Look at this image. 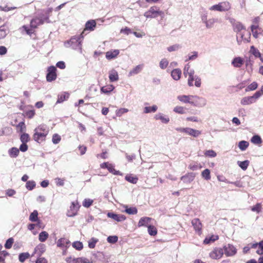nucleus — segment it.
Returning <instances> with one entry per match:
<instances>
[{"mask_svg": "<svg viewBox=\"0 0 263 263\" xmlns=\"http://www.w3.org/2000/svg\"><path fill=\"white\" fill-rule=\"evenodd\" d=\"M49 132V128L46 125H40L34 129L33 138L35 141L41 143L45 141Z\"/></svg>", "mask_w": 263, "mask_h": 263, "instance_id": "nucleus-1", "label": "nucleus"}, {"mask_svg": "<svg viewBox=\"0 0 263 263\" xmlns=\"http://www.w3.org/2000/svg\"><path fill=\"white\" fill-rule=\"evenodd\" d=\"M84 32H82L80 35H75L72 37L70 40L65 43L66 47H70L74 50H77L80 52H82L81 43L84 36Z\"/></svg>", "mask_w": 263, "mask_h": 263, "instance_id": "nucleus-2", "label": "nucleus"}, {"mask_svg": "<svg viewBox=\"0 0 263 263\" xmlns=\"http://www.w3.org/2000/svg\"><path fill=\"white\" fill-rule=\"evenodd\" d=\"M163 14V12L160 10L156 6L151 7L149 10L146 11L144 16L147 18H156L159 15H161Z\"/></svg>", "mask_w": 263, "mask_h": 263, "instance_id": "nucleus-3", "label": "nucleus"}, {"mask_svg": "<svg viewBox=\"0 0 263 263\" xmlns=\"http://www.w3.org/2000/svg\"><path fill=\"white\" fill-rule=\"evenodd\" d=\"M231 9V4L228 2H223L218 4L214 5L210 7L209 9L212 11H226Z\"/></svg>", "mask_w": 263, "mask_h": 263, "instance_id": "nucleus-4", "label": "nucleus"}, {"mask_svg": "<svg viewBox=\"0 0 263 263\" xmlns=\"http://www.w3.org/2000/svg\"><path fill=\"white\" fill-rule=\"evenodd\" d=\"M80 205L77 200L71 203L69 209L67 210V216L68 217H73L77 215Z\"/></svg>", "mask_w": 263, "mask_h": 263, "instance_id": "nucleus-5", "label": "nucleus"}, {"mask_svg": "<svg viewBox=\"0 0 263 263\" xmlns=\"http://www.w3.org/2000/svg\"><path fill=\"white\" fill-rule=\"evenodd\" d=\"M207 101L205 98L197 95H194L192 105L197 107H203L206 105Z\"/></svg>", "mask_w": 263, "mask_h": 263, "instance_id": "nucleus-6", "label": "nucleus"}, {"mask_svg": "<svg viewBox=\"0 0 263 263\" xmlns=\"http://www.w3.org/2000/svg\"><path fill=\"white\" fill-rule=\"evenodd\" d=\"M195 81L194 85L197 87H200L201 85V79L197 76L192 74L189 75L187 79V84L189 86H193V82Z\"/></svg>", "mask_w": 263, "mask_h": 263, "instance_id": "nucleus-7", "label": "nucleus"}, {"mask_svg": "<svg viewBox=\"0 0 263 263\" xmlns=\"http://www.w3.org/2000/svg\"><path fill=\"white\" fill-rule=\"evenodd\" d=\"M48 16L33 18L30 22V28H36L38 26L43 24L45 22H48Z\"/></svg>", "mask_w": 263, "mask_h": 263, "instance_id": "nucleus-8", "label": "nucleus"}, {"mask_svg": "<svg viewBox=\"0 0 263 263\" xmlns=\"http://www.w3.org/2000/svg\"><path fill=\"white\" fill-rule=\"evenodd\" d=\"M224 254L223 250L221 248H215L210 253V256L213 259H220Z\"/></svg>", "mask_w": 263, "mask_h": 263, "instance_id": "nucleus-9", "label": "nucleus"}, {"mask_svg": "<svg viewBox=\"0 0 263 263\" xmlns=\"http://www.w3.org/2000/svg\"><path fill=\"white\" fill-rule=\"evenodd\" d=\"M229 20L233 26V30L237 33L245 30V27L239 22L236 21L234 18H229Z\"/></svg>", "mask_w": 263, "mask_h": 263, "instance_id": "nucleus-10", "label": "nucleus"}, {"mask_svg": "<svg viewBox=\"0 0 263 263\" xmlns=\"http://www.w3.org/2000/svg\"><path fill=\"white\" fill-rule=\"evenodd\" d=\"M57 69L54 66H51L48 68V73L46 76V79L48 82H52L57 78Z\"/></svg>", "mask_w": 263, "mask_h": 263, "instance_id": "nucleus-11", "label": "nucleus"}, {"mask_svg": "<svg viewBox=\"0 0 263 263\" xmlns=\"http://www.w3.org/2000/svg\"><path fill=\"white\" fill-rule=\"evenodd\" d=\"M223 250L224 253L227 256H233L237 252V250L234 246L230 244L225 245L223 248Z\"/></svg>", "mask_w": 263, "mask_h": 263, "instance_id": "nucleus-12", "label": "nucleus"}, {"mask_svg": "<svg viewBox=\"0 0 263 263\" xmlns=\"http://www.w3.org/2000/svg\"><path fill=\"white\" fill-rule=\"evenodd\" d=\"M251 30L254 37L257 39L259 35H263V30L258 25H252L251 26Z\"/></svg>", "mask_w": 263, "mask_h": 263, "instance_id": "nucleus-13", "label": "nucleus"}, {"mask_svg": "<svg viewBox=\"0 0 263 263\" xmlns=\"http://www.w3.org/2000/svg\"><path fill=\"white\" fill-rule=\"evenodd\" d=\"M192 224L196 233L198 234L201 233L202 224L198 218H194L192 220Z\"/></svg>", "mask_w": 263, "mask_h": 263, "instance_id": "nucleus-14", "label": "nucleus"}, {"mask_svg": "<svg viewBox=\"0 0 263 263\" xmlns=\"http://www.w3.org/2000/svg\"><path fill=\"white\" fill-rule=\"evenodd\" d=\"M194 95H180L177 97V99L184 103H189L192 105Z\"/></svg>", "mask_w": 263, "mask_h": 263, "instance_id": "nucleus-15", "label": "nucleus"}, {"mask_svg": "<svg viewBox=\"0 0 263 263\" xmlns=\"http://www.w3.org/2000/svg\"><path fill=\"white\" fill-rule=\"evenodd\" d=\"M195 176L194 173H188L182 176L180 179L185 183H190L194 180Z\"/></svg>", "mask_w": 263, "mask_h": 263, "instance_id": "nucleus-16", "label": "nucleus"}, {"mask_svg": "<svg viewBox=\"0 0 263 263\" xmlns=\"http://www.w3.org/2000/svg\"><path fill=\"white\" fill-rule=\"evenodd\" d=\"M120 51L118 49L110 50L105 53V57L108 60L116 59L119 54Z\"/></svg>", "mask_w": 263, "mask_h": 263, "instance_id": "nucleus-17", "label": "nucleus"}, {"mask_svg": "<svg viewBox=\"0 0 263 263\" xmlns=\"http://www.w3.org/2000/svg\"><path fill=\"white\" fill-rule=\"evenodd\" d=\"M46 250V246L44 244L40 243L35 248L32 255L36 254L40 257Z\"/></svg>", "mask_w": 263, "mask_h": 263, "instance_id": "nucleus-18", "label": "nucleus"}, {"mask_svg": "<svg viewBox=\"0 0 263 263\" xmlns=\"http://www.w3.org/2000/svg\"><path fill=\"white\" fill-rule=\"evenodd\" d=\"M96 27V22L93 20H91L87 21L85 24V28L83 32H84V35H85V33L86 31H93Z\"/></svg>", "mask_w": 263, "mask_h": 263, "instance_id": "nucleus-19", "label": "nucleus"}, {"mask_svg": "<svg viewBox=\"0 0 263 263\" xmlns=\"http://www.w3.org/2000/svg\"><path fill=\"white\" fill-rule=\"evenodd\" d=\"M69 244L70 241L68 239L65 238H61L59 239L57 242V246L63 249L68 248L69 246Z\"/></svg>", "mask_w": 263, "mask_h": 263, "instance_id": "nucleus-20", "label": "nucleus"}, {"mask_svg": "<svg viewBox=\"0 0 263 263\" xmlns=\"http://www.w3.org/2000/svg\"><path fill=\"white\" fill-rule=\"evenodd\" d=\"M107 216L118 222L123 221L126 219L125 216L123 215L116 214L110 212L107 213Z\"/></svg>", "mask_w": 263, "mask_h": 263, "instance_id": "nucleus-21", "label": "nucleus"}, {"mask_svg": "<svg viewBox=\"0 0 263 263\" xmlns=\"http://www.w3.org/2000/svg\"><path fill=\"white\" fill-rule=\"evenodd\" d=\"M152 220V219L150 217H142L140 219V220L138 222V226L139 227H143V226L147 227V226L150 225L149 224L150 223Z\"/></svg>", "mask_w": 263, "mask_h": 263, "instance_id": "nucleus-22", "label": "nucleus"}, {"mask_svg": "<svg viewBox=\"0 0 263 263\" xmlns=\"http://www.w3.org/2000/svg\"><path fill=\"white\" fill-rule=\"evenodd\" d=\"M239 37L237 36V41L238 44H240L241 42L243 41L245 42H249L250 41L251 34L247 33L246 36L244 33H240L239 34Z\"/></svg>", "mask_w": 263, "mask_h": 263, "instance_id": "nucleus-23", "label": "nucleus"}, {"mask_svg": "<svg viewBox=\"0 0 263 263\" xmlns=\"http://www.w3.org/2000/svg\"><path fill=\"white\" fill-rule=\"evenodd\" d=\"M255 103L252 96L245 97L240 100V104L243 106L249 105Z\"/></svg>", "mask_w": 263, "mask_h": 263, "instance_id": "nucleus-24", "label": "nucleus"}, {"mask_svg": "<svg viewBox=\"0 0 263 263\" xmlns=\"http://www.w3.org/2000/svg\"><path fill=\"white\" fill-rule=\"evenodd\" d=\"M243 63L244 61L240 57H236L232 61V65L236 68H240Z\"/></svg>", "mask_w": 263, "mask_h": 263, "instance_id": "nucleus-25", "label": "nucleus"}, {"mask_svg": "<svg viewBox=\"0 0 263 263\" xmlns=\"http://www.w3.org/2000/svg\"><path fill=\"white\" fill-rule=\"evenodd\" d=\"M115 89V87L114 85L111 84L107 85L104 86H103L101 88L100 91L102 93H104L106 95H109L110 93L113 91Z\"/></svg>", "mask_w": 263, "mask_h": 263, "instance_id": "nucleus-26", "label": "nucleus"}, {"mask_svg": "<svg viewBox=\"0 0 263 263\" xmlns=\"http://www.w3.org/2000/svg\"><path fill=\"white\" fill-rule=\"evenodd\" d=\"M155 119L157 120H160L163 123H167L170 121V119L167 116L162 113H158L155 116Z\"/></svg>", "mask_w": 263, "mask_h": 263, "instance_id": "nucleus-27", "label": "nucleus"}, {"mask_svg": "<svg viewBox=\"0 0 263 263\" xmlns=\"http://www.w3.org/2000/svg\"><path fill=\"white\" fill-rule=\"evenodd\" d=\"M181 73V70L179 68H176L172 71L171 76L174 80L178 81L180 79Z\"/></svg>", "mask_w": 263, "mask_h": 263, "instance_id": "nucleus-28", "label": "nucleus"}, {"mask_svg": "<svg viewBox=\"0 0 263 263\" xmlns=\"http://www.w3.org/2000/svg\"><path fill=\"white\" fill-rule=\"evenodd\" d=\"M109 79L110 82H115L119 80V76L117 71L114 69L109 72Z\"/></svg>", "mask_w": 263, "mask_h": 263, "instance_id": "nucleus-29", "label": "nucleus"}, {"mask_svg": "<svg viewBox=\"0 0 263 263\" xmlns=\"http://www.w3.org/2000/svg\"><path fill=\"white\" fill-rule=\"evenodd\" d=\"M186 133L194 137H197L201 134V132L193 128L186 127Z\"/></svg>", "mask_w": 263, "mask_h": 263, "instance_id": "nucleus-30", "label": "nucleus"}, {"mask_svg": "<svg viewBox=\"0 0 263 263\" xmlns=\"http://www.w3.org/2000/svg\"><path fill=\"white\" fill-rule=\"evenodd\" d=\"M195 73V71L193 69L191 68L190 65L189 64H187L185 65L183 69V74L185 77L189 75L194 74Z\"/></svg>", "mask_w": 263, "mask_h": 263, "instance_id": "nucleus-31", "label": "nucleus"}, {"mask_svg": "<svg viewBox=\"0 0 263 263\" xmlns=\"http://www.w3.org/2000/svg\"><path fill=\"white\" fill-rule=\"evenodd\" d=\"M9 156L11 158H16L19 154V149L15 147L10 148L8 151Z\"/></svg>", "mask_w": 263, "mask_h": 263, "instance_id": "nucleus-32", "label": "nucleus"}, {"mask_svg": "<svg viewBox=\"0 0 263 263\" xmlns=\"http://www.w3.org/2000/svg\"><path fill=\"white\" fill-rule=\"evenodd\" d=\"M143 65H138L132 69L129 72V76H132L139 73L143 68Z\"/></svg>", "mask_w": 263, "mask_h": 263, "instance_id": "nucleus-33", "label": "nucleus"}, {"mask_svg": "<svg viewBox=\"0 0 263 263\" xmlns=\"http://www.w3.org/2000/svg\"><path fill=\"white\" fill-rule=\"evenodd\" d=\"M125 179L128 182L133 184H136L138 180V178L136 176H133V175H126L125 176Z\"/></svg>", "mask_w": 263, "mask_h": 263, "instance_id": "nucleus-34", "label": "nucleus"}, {"mask_svg": "<svg viewBox=\"0 0 263 263\" xmlns=\"http://www.w3.org/2000/svg\"><path fill=\"white\" fill-rule=\"evenodd\" d=\"M69 97V95L67 93L64 92L58 96L57 103H61L65 100H67Z\"/></svg>", "mask_w": 263, "mask_h": 263, "instance_id": "nucleus-35", "label": "nucleus"}, {"mask_svg": "<svg viewBox=\"0 0 263 263\" xmlns=\"http://www.w3.org/2000/svg\"><path fill=\"white\" fill-rule=\"evenodd\" d=\"M158 107L156 105H154L152 106L145 107L144 108V112L148 114L150 112H155L157 110Z\"/></svg>", "mask_w": 263, "mask_h": 263, "instance_id": "nucleus-36", "label": "nucleus"}, {"mask_svg": "<svg viewBox=\"0 0 263 263\" xmlns=\"http://www.w3.org/2000/svg\"><path fill=\"white\" fill-rule=\"evenodd\" d=\"M107 169L108 170V171L110 172V173H111L112 174H113L114 175H122V173L119 171H116L115 168H114V166L112 164H110L109 163V165H108L107 166Z\"/></svg>", "mask_w": 263, "mask_h": 263, "instance_id": "nucleus-37", "label": "nucleus"}, {"mask_svg": "<svg viewBox=\"0 0 263 263\" xmlns=\"http://www.w3.org/2000/svg\"><path fill=\"white\" fill-rule=\"evenodd\" d=\"M49 234L46 231H42L39 234V239L41 242H45L48 238Z\"/></svg>", "mask_w": 263, "mask_h": 263, "instance_id": "nucleus-38", "label": "nucleus"}, {"mask_svg": "<svg viewBox=\"0 0 263 263\" xmlns=\"http://www.w3.org/2000/svg\"><path fill=\"white\" fill-rule=\"evenodd\" d=\"M218 239V236L217 235H213L209 237H206L203 241L204 243L209 244L211 242H214Z\"/></svg>", "mask_w": 263, "mask_h": 263, "instance_id": "nucleus-39", "label": "nucleus"}, {"mask_svg": "<svg viewBox=\"0 0 263 263\" xmlns=\"http://www.w3.org/2000/svg\"><path fill=\"white\" fill-rule=\"evenodd\" d=\"M29 220L32 222H36L38 220V212L36 210H34L29 216Z\"/></svg>", "mask_w": 263, "mask_h": 263, "instance_id": "nucleus-40", "label": "nucleus"}, {"mask_svg": "<svg viewBox=\"0 0 263 263\" xmlns=\"http://www.w3.org/2000/svg\"><path fill=\"white\" fill-rule=\"evenodd\" d=\"M148 228V233L151 236H155L157 234V230L154 226L152 225H149L147 226Z\"/></svg>", "mask_w": 263, "mask_h": 263, "instance_id": "nucleus-41", "label": "nucleus"}, {"mask_svg": "<svg viewBox=\"0 0 263 263\" xmlns=\"http://www.w3.org/2000/svg\"><path fill=\"white\" fill-rule=\"evenodd\" d=\"M249 142L246 141H241L238 143V147L241 151H245L249 146Z\"/></svg>", "mask_w": 263, "mask_h": 263, "instance_id": "nucleus-42", "label": "nucleus"}, {"mask_svg": "<svg viewBox=\"0 0 263 263\" xmlns=\"http://www.w3.org/2000/svg\"><path fill=\"white\" fill-rule=\"evenodd\" d=\"M30 257V254L28 252L26 253H22L20 254L18 256V259L20 262H23L25 260L29 258Z\"/></svg>", "mask_w": 263, "mask_h": 263, "instance_id": "nucleus-43", "label": "nucleus"}, {"mask_svg": "<svg viewBox=\"0 0 263 263\" xmlns=\"http://www.w3.org/2000/svg\"><path fill=\"white\" fill-rule=\"evenodd\" d=\"M72 246L78 251L81 250L83 248V245L82 242L76 241L72 243Z\"/></svg>", "mask_w": 263, "mask_h": 263, "instance_id": "nucleus-44", "label": "nucleus"}, {"mask_svg": "<svg viewBox=\"0 0 263 263\" xmlns=\"http://www.w3.org/2000/svg\"><path fill=\"white\" fill-rule=\"evenodd\" d=\"M202 167V166L200 163H191L189 165V168L192 171H196L197 170H199Z\"/></svg>", "mask_w": 263, "mask_h": 263, "instance_id": "nucleus-45", "label": "nucleus"}, {"mask_svg": "<svg viewBox=\"0 0 263 263\" xmlns=\"http://www.w3.org/2000/svg\"><path fill=\"white\" fill-rule=\"evenodd\" d=\"M168 65V61L165 58L161 59V60L160 61L159 66L161 69H165L167 67Z\"/></svg>", "mask_w": 263, "mask_h": 263, "instance_id": "nucleus-46", "label": "nucleus"}, {"mask_svg": "<svg viewBox=\"0 0 263 263\" xmlns=\"http://www.w3.org/2000/svg\"><path fill=\"white\" fill-rule=\"evenodd\" d=\"M201 176L205 180H210L211 179L210 171L208 168L204 170L201 173Z\"/></svg>", "mask_w": 263, "mask_h": 263, "instance_id": "nucleus-47", "label": "nucleus"}, {"mask_svg": "<svg viewBox=\"0 0 263 263\" xmlns=\"http://www.w3.org/2000/svg\"><path fill=\"white\" fill-rule=\"evenodd\" d=\"M250 52L256 58L260 57L261 53L259 51L255 48L254 46H252L250 48Z\"/></svg>", "mask_w": 263, "mask_h": 263, "instance_id": "nucleus-48", "label": "nucleus"}, {"mask_svg": "<svg viewBox=\"0 0 263 263\" xmlns=\"http://www.w3.org/2000/svg\"><path fill=\"white\" fill-rule=\"evenodd\" d=\"M257 83L256 82H253L246 88L245 90L246 92L254 90L257 88Z\"/></svg>", "mask_w": 263, "mask_h": 263, "instance_id": "nucleus-49", "label": "nucleus"}, {"mask_svg": "<svg viewBox=\"0 0 263 263\" xmlns=\"http://www.w3.org/2000/svg\"><path fill=\"white\" fill-rule=\"evenodd\" d=\"M173 111L176 113L179 114H184L185 113V109L182 106H177L174 108Z\"/></svg>", "mask_w": 263, "mask_h": 263, "instance_id": "nucleus-50", "label": "nucleus"}, {"mask_svg": "<svg viewBox=\"0 0 263 263\" xmlns=\"http://www.w3.org/2000/svg\"><path fill=\"white\" fill-rule=\"evenodd\" d=\"M216 20L214 18H210L208 20V21L205 23V25L206 28H212L215 23L216 22Z\"/></svg>", "mask_w": 263, "mask_h": 263, "instance_id": "nucleus-51", "label": "nucleus"}, {"mask_svg": "<svg viewBox=\"0 0 263 263\" xmlns=\"http://www.w3.org/2000/svg\"><path fill=\"white\" fill-rule=\"evenodd\" d=\"M237 163L240 167L243 170H246L249 165V161L248 160H245L243 161H238Z\"/></svg>", "mask_w": 263, "mask_h": 263, "instance_id": "nucleus-52", "label": "nucleus"}, {"mask_svg": "<svg viewBox=\"0 0 263 263\" xmlns=\"http://www.w3.org/2000/svg\"><path fill=\"white\" fill-rule=\"evenodd\" d=\"M36 183L34 181H28L26 182V188L29 190H32L35 186Z\"/></svg>", "mask_w": 263, "mask_h": 263, "instance_id": "nucleus-53", "label": "nucleus"}, {"mask_svg": "<svg viewBox=\"0 0 263 263\" xmlns=\"http://www.w3.org/2000/svg\"><path fill=\"white\" fill-rule=\"evenodd\" d=\"M73 260H75L78 263H91L90 260L85 257L74 258Z\"/></svg>", "mask_w": 263, "mask_h": 263, "instance_id": "nucleus-54", "label": "nucleus"}, {"mask_svg": "<svg viewBox=\"0 0 263 263\" xmlns=\"http://www.w3.org/2000/svg\"><path fill=\"white\" fill-rule=\"evenodd\" d=\"M125 211L128 214H136L138 212V210L135 207L127 208L126 206Z\"/></svg>", "mask_w": 263, "mask_h": 263, "instance_id": "nucleus-55", "label": "nucleus"}, {"mask_svg": "<svg viewBox=\"0 0 263 263\" xmlns=\"http://www.w3.org/2000/svg\"><path fill=\"white\" fill-rule=\"evenodd\" d=\"M20 140L22 143H27L30 140L29 135L26 133H23L21 135Z\"/></svg>", "mask_w": 263, "mask_h": 263, "instance_id": "nucleus-56", "label": "nucleus"}, {"mask_svg": "<svg viewBox=\"0 0 263 263\" xmlns=\"http://www.w3.org/2000/svg\"><path fill=\"white\" fill-rule=\"evenodd\" d=\"M251 141L252 143L256 144H260L262 142L261 138L258 135L253 136Z\"/></svg>", "mask_w": 263, "mask_h": 263, "instance_id": "nucleus-57", "label": "nucleus"}, {"mask_svg": "<svg viewBox=\"0 0 263 263\" xmlns=\"http://www.w3.org/2000/svg\"><path fill=\"white\" fill-rule=\"evenodd\" d=\"M92 203L93 200L92 199L86 198L83 201L82 205L83 206L88 208L92 205Z\"/></svg>", "mask_w": 263, "mask_h": 263, "instance_id": "nucleus-58", "label": "nucleus"}, {"mask_svg": "<svg viewBox=\"0 0 263 263\" xmlns=\"http://www.w3.org/2000/svg\"><path fill=\"white\" fill-rule=\"evenodd\" d=\"M181 46L179 44H175L172 46H170L167 48V50L169 52H173L177 51L180 48H181Z\"/></svg>", "mask_w": 263, "mask_h": 263, "instance_id": "nucleus-59", "label": "nucleus"}, {"mask_svg": "<svg viewBox=\"0 0 263 263\" xmlns=\"http://www.w3.org/2000/svg\"><path fill=\"white\" fill-rule=\"evenodd\" d=\"M128 111V109L125 108H121L119 109L116 110V114L118 117H121L125 113H126Z\"/></svg>", "mask_w": 263, "mask_h": 263, "instance_id": "nucleus-60", "label": "nucleus"}, {"mask_svg": "<svg viewBox=\"0 0 263 263\" xmlns=\"http://www.w3.org/2000/svg\"><path fill=\"white\" fill-rule=\"evenodd\" d=\"M61 140V138L59 135L57 134H54L53 135L52 138V142H53V144H57L59 143L60 142Z\"/></svg>", "mask_w": 263, "mask_h": 263, "instance_id": "nucleus-61", "label": "nucleus"}, {"mask_svg": "<svg viewBox=\"0 0 263 263\" xmlns=\"http://www.w3.org/2000/svg\"><path fill=\"white\" fill-rule=\"evenodd\" d=\"M98 241V240L95 238H92L88 241V247L89 248L93 249L95 247L96 244Z\"/></svg>", "mask_w": 263, "mask_h": 263, "instance_id": "nucleus-62", "label": "nucleus"}, {"mask_svg": "<svg viewBox=\"0 0 263 263\" xmlns=\"http://www.w3.org/2000/svg\"><path fill=\"white\" fill-rule=\"evenodd\" d=\"M204 155L206 156L211 157V158L215 157L217 155L216 153L212 149L206 151L204 153Z\"/></svg>", "mask_w": 263, "mask_h": 263, "instance_id": "nucleus-63", "label": "nucleus"}, {"mask_svg": "<svg viewBox=\"0 0 263 263\" xmlns=\"http://www.w3.org/2000/svg\"><path fill=\"white\" fill-rule=\"evenodd\" d=\"M258 248L256 250V253L259 255L263 254V240L258 243Z\"/></svg>", "mask_w": 263, "mask_h": 263, "instance_id": "nucleus-64", "label": "nucleus"}]
</instances>
